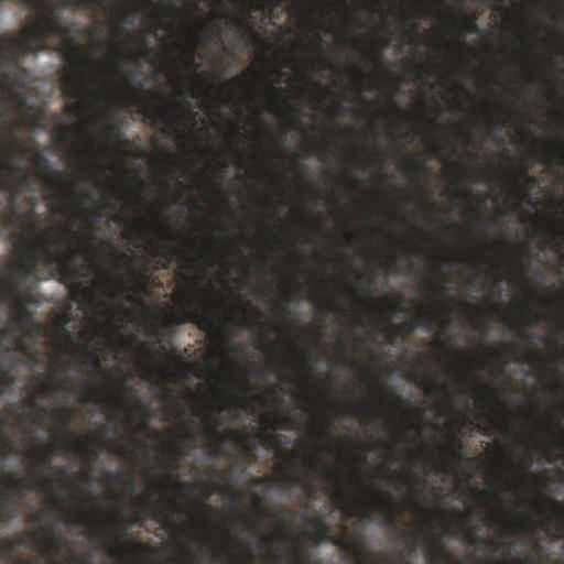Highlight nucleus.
Wrapping results in <instances>:
<instances>
[{
  "label": "nucleus",
  "mask_w": 564,
  "mask_h": 564,
  "mask_svg": "<svg viewBox=\"0 0 564 564\" xmlns=\"http://www.w3.org/2000/svg\"><path fill=\"white\" fill-rule=\"evenodd\" d=\"M197 437L191 427H185L182 434H180L178 443L181 447H186L196 444Z\"/></svg>",
  "instance_id": "obj_35"
},
{
  "label": "nucleus",
  "mask_w": 564,
  "mask_h": 564,
  "mask_svg": "<svg viewBox=\"0 0 564 564\" xmlns=\"http://www.w3.org/2000/svg\"><path fill=\"white\" fill-rule=\"evenodd\" d=\"M501 522V519L498 514H492L486 520V524L489 527L499 525Z\"/></svg>",
  "instance_id": "obj_55"
},
{
  "label": "nucleus",
  "mask_w": 564,
  "mask_h": 564,
  "mask_svg": "<svg viewBox=\"0 0 564 564\" xmlns=\"http://www.w3.org/2000/svg\"><path fill=\"white\" fill-rule=\"evenodd\" d=\"M367 54L373 64L380 63V61L382 58V54H381L380 50H368Z\"/></svg>",
  "instance_id": "obj_45"
},
{
  "label": "nucleus",
  "mask_w": 564,
  "mask_h": 564,
  "mask_svg": "<svg viewBox=\"0 0 564 564\" xmlns=\"http://www.w3.org/2000/svg\"><path fill=\"white\" fill-rule=\"evenodd\" d=\"M35 173L48 189H59L65 184L64 175L61 172H51L50 160L43 154L36 153L33 158Z\"/></svg>",
  "instance_id": "obj_15"
},
{
  "label": "nucleus",
  "mask_w": 564,
  "mask_h": 564,
  "mask_svg": "<svg viewBox=\"0 0 564 564\" xmlns=\"http://www.w3.org/2000/svg\"><path fill=\"white\" fill-rule=\"evenodd\" d=\"M167 462H169L170 466L172 467V469L176 470L178 468L177 459L175 458V456L170 455L167 458Z\"/></svg>",
  "instance_id": "obj_63"
},
{
  "label": "nucleus",
  "mask_w": 564,
  "mask_h": 564,
  "mask_svg": "<svg viewBox=\"0 0 564 564\" xmlns=\"http://www.w3.org/2000/svg\"><path fill=\"white\" fill-rule=\"evenodd\" d=\"M73 197L82 198V200L84 203H93V204H97L98 203L94 195H91V194L79 195L78 191H76V189L73 191Z\"/></svg>",
  "instance_id": "obj_44"
},
{
  "label": "nucleus",
  "mask_w": 564,
  "mask_h": 564,
  "mask_svg": "<svg viewBox=\"0 0 564 564\" xmlns=\"http://www.w3.org/2000/svg\"><path fill=\"white\" fill-rule=\"evenodd\" d=\"M387 399H388V400H390V401H392L394 405L399 406V409H400V406H405V404H406V402H404L403 400H401V398H400V397H395V395H393V394H388V395H387Z\"/></svg>",
  "instance_id": "obj_53"
},
{
  "label": "nucleus",
  "mask_w": 564,
  "mask_h": 564,
  "mask_svg": "<svg viewBox=\"0 0 564 564\" xmlns=\"http://www.w3.org/2000/svg\"><path fill=\"white\" fill-rule=\"evenodd\" d=\"M110 66H111L112 70L123 74L122 66L118 62H116V59L110 61Z\"/></svg>",
  "instance_id": "obj_61"
},
{
  "label": "nucleus",
  "mask_w": 564,
  "mask_h": 564,
  "mask_svg": "<svg viewBox=\"0 0 564 564\" xmlns=\"http://www.w3.org/2000/svg\"><path fill=\"white\" fill-rule=\"evenodd\" d=\"M178 249L172 248L166 242H156L154 247V254L160 256L161 258L169 261V257L171 254L177 253Z\"/></svg>",
  "instance_id": "obj_33"
},
{
  "label": "nucleus",
  "mask_w": 564,
  "mask_h": 564,
  "mask_svg": "<svg viewBox=\"0 0 564 564\" xmlns=\"http://www.w3.org/2000/svg\"><path fill=\"white\" fill-rule=\"evenodd\" d=\"M545 502L551 508L552 511L556 513H563L564 512V503L558 502L556 499H551L549 497H544Z\"/></svg>",
  "instance_id": "obj_41"
},
{
  "label": "nucleus",
  "mask_w": 564,
  "mask_h": 564,
  "mask_svg": "<svg viewBox=\"0 0 564 564\" xmlns=\"http://www.w3.org/2000/svg\"><path fill=\"white\" fill-rule=\"evenodd\" d=\"M145 550L144 545L142 543L138 542H126L124 547L122 549L123 552L129 553L131 556H133L137 561L141 557V551Z\"/></svg>",
  "instance_id": "obj_34"
},
{
  "label": "nucleus",
  "mask_w": 564,
  "mask_h": 564,
  "mask_svg": "<svg viewBox=\"0 0 564 564\" xmlns=\"http://www.w3.org/2000/svg\"><path fill=\"white\" fill-rule=\"evenodd\" d=\"M538 154H539V158L543 159V160H546L549 162L552 161V154L550 151L547 150H539L538 151Z\"/></svg>",
  "instance_id": "obj_59"
},
{
  "label": "nucleus",
  "mask_w": 564,
  "mask_h": 564,
  "mask_svg": "<svg viewBox=\"0 0 564 564\" xmlns=\"http://www.w3.org/2000/svg\"><path fill=\"white\" fill-rule=\"evenodd\" d=\"M276 95H278V97H279L281 102L288 104V98H286V96H285V94H284L282 88H278L276 89Z\"/></svg>",
  "instance_id": "obj_64"
},
{
  "label": "nucleus",
  "mask_w": 564,
  "mask_h": 564,
  "mask_svg": "<svg viewBox=\"0 0 564 564\" xmlns=\"http://www.w3.org/2000/svg\"><path fill=\"white\" fill-rule=\"evenodd\" d=\"M452 323V317L449 312L445 311L441 305L436 306V313L423 311L420 308L415 319L413 322H408L402 325L401 330L405 336L412 334L414 329L420 327V325H440L443 329L449 327Z\"/></svg>",
  "instance_id": "obj_13"
},
{
  "label": "nucleus",
  "mask_w": 564,
  "mask_h": 564,
  "mask_svg": "<svg viewBox=\"0 0 564 564\" xmlns=\"http://www.w3.org/2000/svg\"><path fill=\"white\" fill-rule=\"evenodd\" d=\"M229 437L231 441L236 442V444L245 446L246 442L250 441V436L246 433L237 432V431H230Z\"/></svg>",
  "instance_id": "obj_38"
},
{
  "label": "nucleus",
  "mask_w": 564,
  "mask_h": 564,
  "mask_svg": "<svg viewBox=\"0 0 564 564\" xmlns=\"http://www.w3.org/2000/svg\"><path fill=\"white\" fill-rule=\"evenodd\" d=\"M302 463L304 466L310 467L312 477H316L319 470H322L326 477L333 480L326 488V492L341 506L346 519H350V517L358 513L359 505L347 492L343 478L336 476V470L333 467L323 465L318 459L302 460Z\"/></svg>",
  "instance_id": "obj_9"
},
{
  "label": "nucleus",
  "mask_w": 564,
  "mask_h": 564,
  "mask_svg": "<svg viewBox=\"0 0 564 564\" xmlns=\"http://www.w3.org/2000/svg\"><path fill=\"white\" fill-rule=\"evenodd\" d=\"M207 496L203 497L198 505V511L209 516L212 513V507L206 503Z\"/></svg>",
  "instance_id": "obj_48"
},
{
  "label": "nucleus",
  "mask_w": 564,
  "mask_h": 564,
  "mask_svg": "<svg viewBox=\"0 0 564 564\" xmlns=\"http://www.w3.org/2000/svg\"><path fill=\"white\" fill-rule=\"evenodd\" d=\"M24 153V147L20 145L15 132L9 138L0 139V169L8 174L6 178L9 187L10 202L1 212L3 226L10 232L13 248L23 257L21 263H13V271L18 275H29L35 270L36 264L50 265L61 271V278L73 294L83 291L80 283L82 270L77 268L80 254L87 258L94 254L95 234L94 227L88 226L74 234L72 238L66 234L56 231L50 227L42 232L39 227L36 210H22L19 205L18 191L29 187L31 176L23 165L13 159L15 153Z\"/></svg>",
  "instance_id": "obj_1"
},
{
  "label": "nucleus",
  "mask_w": 564,
  "mask_h": 564,
  "mask_svg": "<svg viewBox=\"0 0 564 564\" xmlns=\"http://www.w3.org/2000/svg\"><path fill=\"white\" fill-rule=\"evenodd\" d=\"M86 36L91 39L93 41H96L99 36V29L97 26L88 28L86 31Z\"/></svg>",
  "instance_id": "obj_52"
},
{
  "label": "nucleus",
  "mask_w": 564,
  "mask_h": 564,
  "mask_svg": "<svg viewBox=\"0 0 564 564\" xmlns=\"http://www.w3.org/2000/svg\"><path fill=\"white\" fill-rule=\"evenodd\" d=\"M465 28L469 33H479V28L477 26L475 20H467L465 22Z\"/></svg>",
  "instance_id": "obj_50"
},
{
  "label": "nucleus",
  "mask_w": 564,
  "mask_h": 564,
  "mask_svg": "<svg viewBox=\"0 0 564 564\" xmlns=\"http://www.w3.org/2000/svg\"><path fill=\"white\" fill-rule=\"evenodd\" d=\"M518 336L520 339H522L527 344H534L535 343V336H533L530 330L527 329H519Z\"/></svg>",
  "instance_id": "obj_42"
},
{
  "label": "nucleus",
  "mask_w": 564,
  "mask_h": 564,
  "mask_svg": "<svg viewBox=\"0 0 564 564\" xmlns=\"http://www.w3.org/2000/svg\"><path fill=\"white\" fill-rule=\"evenodd\" d=\"M436 152L442 155L447 154L448 158H452V159L456 158V155H457V151L454 147H451L448 144H442V143L436 145Z\"/></svg>",
  "instance_id": "obj_39"
},
{
  "label": "nucleus",
  "mask_w": 564,
  "mask_h": 564,
  "mask_svg": "<svg viewBox=\"0 0 564 564\" xmlns=\"http://www.w3.org/2000/svg\"><path fill=\"white\" fill-rule=\"evenodd\" d=\"M26 489L28 485L19 477L18 471L0 477V521L9 522L14 519Z\"/></svg>",
  "instance_id": "obj_10"
},
{
  "label": "nucleus",
  "mask_w": 564,
  "mask_h": 564,
  "mask_svg": "<svg viewBox=\"0 0 564 564\" xmlns=\"http://www.w3.org/2000/svg\"><path fill=\"white\" fill-rule=\"evenodd\" d=\"M120 88L127 100H130L131 104L143 106V115L152 119L154 123H163L170 127L182 124L181 116L176 113L174 106L169 101L160 98V104L155 106L154 102L147 99L140 91L129 86L127 80Z\"/></svg>",
  "instance_id": "obj_8"
},
{
  "label": "nucleus",
  "mask_w": 564,
  "mask_h": 564,
  "mask_svg": "<svg viewBox=\"0 0 564 564\" xmlns=\"http://www.w3.org/2000/svg\"><path fill=\"white\" fill-rule=\"evenodd\" d=\"M20 259L12 260L9 262V271L0 263V305L9 300L14 301V307L17 311L13 322L18 330L23 332L31 337H36L41 334V323L36 321L32 311L29 307L31 302V294H26L21 297L19 294V284L24 281L36 278V271L40 264H36L35 270L29 273V275H18L13 271V263H21L23 257L19 254Z\"/></svg>",
  "instance_id": "obj_4"
},
{
  "label": "nucleus",
  "mask_w": 564,
  "mask_h": 564,
  "mask_svg": "<svg viewBox=\"0 0 564 564\" xmlns=\"http://www.w3.org/2000/svg\"><path fill=\"white\" fill-rule=\"evenodd\" d=\"M292 560L295 564H311L312 563L311 557L303 554V552H300L299 554H294L292 556Z\"/></svg>",
  "instance_id": "obj_43"
},
{
  "label": "nucleus",
  "mask_w": 564,
  "mask_h": 564,
  "mask_svg": "<svg viewBox=\"0 0 564 564\" xmlns=\"http://www.w3.org/2000/svg\"><path fill=\"white\" fill-rule=\"evenodd\" d=\"M113 521L117 523V525L122 527L126 521L123 512H116L113 514Z\"/></svg>",
  "instance_id": "obj_58"
},
{
  "label": "nucleus",
  "mask_w": 564,
  "mask_h": 564,
  "mask_svg": "<svg viewBox=\"0 0 564 564\" xmlns=\"http://www.w3.org/2000/svg\"><path fill=\"white\" fill-rule=\"evenodd\" d=\"M480 543L484 544L486 547H491L494 550L498 549V543L492 540V538H486V540H480Z\"/></svg>",
  "instance_id": "obj_56"
},
{
  "label": "nucleus",
  "mask_w": 564,
  "mask_h": 564,
  "mask_svg": "<svg viewBox=\"0 0 564 564\" xmlns=\"http://www.w3.org/2000/svg\"><path fill=\"white\" fill-rule=\"evenodd\" d=\"M13 329L11 327H4L0 330V338L2 339L1 350L7 352L8 346L10 344H17L19 340H24L23 338H18L15 341H12Z\"/></svg>",
  "instance_id": "obj_36"
},
{
  "label": "nucleus",
  "mask_w": 564,
  "mask_h": 564,
  "mask_svg": "<svg viewBox=\"0 0 564 564\" xmlns=\"http://www.w3.org/2000/svg\"><path fill=\"white\" fill-rule=\"evenodd\" d=\"M271 430H272V432H270V433L262 432V433L258 434V441L261 445H271L272 442L274 444H280L281 434L274 433V430H275L274 425L271 426Z\"/></svg>",
  "instance_id": "obj_32"
},
{
  "label": "nucleus",
  "mask_w": 564,
  "mask_h": 564,
  "mask_svg": "<svg viewBox=\"0 0 564 564\" xmlns=\"http://www.w3.org/2000/svg\"><path fill=\"white\" fill-rule=\"evenodd\" d=\"M53 454H62V446L48 445L45 447L34 448V462L31 469L35 476L34 486L42 492L48 494L50 497L58 500L62 498V491L57 490L55 484L61 482L64 490H67V485L64 481L67 473L66 470L61 471V476L53 478L52 474L54 468L50 464Z\"/></svg>",
  "instance_id": "obj_6"
},
{
  "label": "nucleus",
  "mask_w": 564,
  "mask_h": 564,
  "mask_svg": "<svg viewBox=\"0 0 564 564\" xmlns=\"http://www.w3.org/2000/svg\"><path fill=\"white\" fill-rule=\"evenodd\" d=\"M32 536L39 549L43 552L59 553L67 544L66 539L58 534L43 536V532H35Z\"/></svg>",
  "instance_id": "obj_17"
},
{
  "label": "nucleus",
  "mask_w": 564,
  "mask_h": 564,
  "mask_svg": "<svg viewBox=\"0 0 564 564\" xmlns=\"http://www.w3.org/2000/svg\"><path fill=\"white\" fill-rule=\"evenodd\" d=\"M107 119L109 122L105 127V137L110 143H115L122 135L123 121L116 115H110Z\"/></svg>",
  "instance_id": "obj_25"
},
{
  "label": "nucleus",
  "mask_w": 564,
  "mask_h": 564,
  "mask_svg": "<svg viewBox=\"0 0 564 564\" xmlns=\"http://www.w3.org/2000/svg\"><path fill=\"white\" fill-rule=\"evenodd\" d=\"M532 459H533V454L530 453L529 462L527 463V465L512 466V470L516 471V474L524 482L525 481H533V479L538 478L536 475H533V474H531V471L528 470V466H529L530 462H532Z\"/></svg>",
  "instance_id": "obj_29"
},
{
  "label": "nucleus",
  "mask_w": 564,
  "mask_h": 564,
  "mask_svg": "<svg viewBox=\"0 0 564 564\" xmlns=\"http://www.w3.org/2000/svg\"><path fill=\"white\" fill-rule=\"evenodd\" d=\"M75 410L73 408H67V405H63L61 409H56L53 411L51 417L58 422L62 426V432L68 438L76 440V448L85 449L88 447L87 440L77 438L75 433L72 431L70 425L74 422Z\"/></svg>",
  "instance_id": "obj_16"
},
{
  "label": "nucleus",
  "mask_w": 564,
  "mask_h": 564,
  "mask_svg": "<svg viewBox=\"0 0 564 564\" xmlns=\"http://www.w3.org/2000/svg\"><path fill=\"white\" fill-rule=\"evenodd\" d=\"M6 417H0V460L7 459L10 453H13L14 446L6 435Z\"/></svg>",
  "instance_id": "obj_26"
},
{
  "label": "nucleus",
  "mask_w": 564,
  "mask_h": 564,
  "mask_svg": "<svg viewBox=\"0 0 564 564\" xmlns=\"http://www.w3.org/2000/svg\"><path fill=\"white\" fill-rule=\"evenodd\" d=\"M463 448H464V444H463L462 440H457L455 437H449L448 454H449V459L452 462L463 458V456H464L462 454Z\"/></svg>",
  "instance_id": "obj_30"
},
{
  "label": "nucleus",
  "mask_w": 564,
  "mask_h": 564,
  "mask_svg": "<svg viewBox=\"0 0 564 564\" xmlns=\"http://www.w3.org/2000/svg\"><path fill=\"white\" fill-rule=\"evenodd\" d=\"M147 498L150 502L148 507V514L153 519L161 522H170L173 520L172 512L167 508L162 507L158 500H155V492H148Z\"/></svg>",
  "instance_id": "obj_22"
},
{
  "label": "nucleus",
  "mask_w": 564,
  "mask_h": 564,
  "mask_svg": "<svg viewBox=\"0 0 564 564\" xmlns=\"http://www.w3.org/2000/svg\"><path fill=\"white\" fill-rule=\"evenodd\" d=\"M195 297L192 291H185V300L182 303L180 311L174 314V321L178 324L192 322L198 325L199 328L205 329L207 334L219 339L223 346H230L232 339L229 336L228 327L209 314L202 313L199 308L194 307Z\"/></svg>",
  "instance_id": "obj_7"
},
{
  "label": "nucleus",
  "mask_w": 564,
  "mask_h": 564,
  "mask_svg": "<svg viewBox=\"0 0 564 564\" xmlns=\"http://www.w3.org/2000/svg\"><path fill=\"white\" fill-rule=\"evenodd\" d=\"M3 1L29 4L34 13L24 32L0 35V69H25L20 63L22 57L47 50L50 42L61 44L74 34L73 24L62 18L54 0H0V4Z\"/></svg>",
  "instance_id": "obj_2"
},
{
  "label": "nucleus",
  "mask_w": 564,
  "mask_h": 564,
  "mask_svg": "<svg viewBox=\"0 0 564 564\" xmlns=\"http://www.w3.org/2000/svg\"><path fill=\"white\" fill-rule=\"evenodd\" d=\"M178 486L181 489L185 490V492L188 497H192V498L196 497V490H195V488H192V486H187V485H183V484H178Z\"/></svg>",
  "instance_id": "obj_57"
},
{
  "label": "nucleus",
  "mask_w": 564,
  "mask_h": 564,
  "mask_svg": "<svg viewBox=\"0 0 564 564\" xmlns=\"http://www.w3.org/2000/svg\"><path fill=\"white\" fill-rule=\"evenodd\" d=\"M97 522V513L94 511L86 510L85 507L79 506L75 509V511L69 514L66 519V524L70 525L73 523L74 525L79 527H87L91 528Z\"/></svg>",
  "instance_id": "obj_20"
},
{
  "label": "nucleus",
  "mask_w": 564,
  "mask_h": 564,
  "mask_svg": "<svg viewBox=\"0 0 564 564\" xmlns=\"http://www.w3.org/2000/svg\"><path fill=\"white\" fill-rule=\"evenodd\" d=\"M378 510L382 512L388 524L391 527H395L398 523V518L403 513V507L392 502L391 497H386L383 499L378 500Z\"/></svg>",
  "instance_id": "obj_19"
},
{
  "label": "nucleus",
  "mask_w": 564,
  "mask_h": 564,
  "mask_svg": "<svg viewBox=\"0 0 564 564\" xmlns=\"http://www.w3.org/2000/svg\"><path fill=\"white\" fill-rule=\"evenodd\" d=\"M303 357H304L305 360L311 361V362H316L317 361L315 356L313 355V352L311 350H305L303 352Z\"/></svg>",
  "instance_id": "obj_62"
},
{
  "label": "nucleus",
  "mask_w": 564,
  "mask_h": 564,
  "mask_svg": "<svg viewBox=\"0 0 564 564\" xmlns=\"http://www.w3.org/2000/svg\"><path fill=\"white\" fill-rule=\"evenodd\" d=\"M56 389H63L65 391H68L67 386H56V383H50V382H42V388L39 395H32L30 401L23 402V404H26L30 410H37L41 412H45V408L43 404L39 402L40 397H44L47 394H52L55 392Z\"/></svg>",
  "instance_id": "obj_23"
},
{
  "label": "nucleus",
  "mask_w": 564,
  "mask_h": 564,
  "mask_svg": "<svg viewBox=\"0 0 564 564\" xmlns=\"http://www.w3.org/2000/svg\"><path fill=\"white\" fill-rule=\"evenodd\" d=\"M86 181L98 184L100 182V175L98 170H89L88 173H86Z\"/></svg>",
  "instance_id": "obj_47"
},
{
  "label": "nucleus",
  "mask_w": 564,
  "mask_h": 564,
  "mask_svg": "<svg viewBox=\"0 0 564 564\" xmlns=\"http://www.w3.org/2000/svg\"><path fill=\"white\" fill-rule=\"evenodd\" d=\"M66 69L62 75L63 93L70 101L66 107V113L72 118H83L85 126H90L96 132L99 122L87 115L86 107L87 102H93L95 108H99L100 100L98 88H93L87 93V74H96V65L90 57V52L73 44L66 54Z\"/></svg>",
  "instance_id": "obj_3"
},
{
  "label": "nucleus",
  "mask_w": 564,
  "mask_h": 564,
  "mask_svg": "<svg viewBox=\"0 0 564 564\" xmlns=\"http://www.w3.org/2000/svg\"><path fill=\"white\" fill-rule=\"evenodd\" d=\"M89 400L95 402V403L102 402V401H105V394L99 392V390H97V389H91V393L89 395Z\"/></svg>",
  "instance_id": "obj_49"
},
{
  "label": "nucleus",
  "mask_w": 564,
  "mask_h": 564,
  "mask_svg": "<svg viewBox=\"0 0 564 564\" xmlns=\"http://www.w3.org/2000/svg\"><path fill=\"white\" fill-rule=\"evenodd\" d=\"M429 161V158L421 156L416 159V170L419 175H424L425 166Z\"/></svg>",
  "instance_id": "obj_46"
},
{
  "label": "nucleus",
  "mask_w": 564,
  "mask_h": 564,
  "mask_svg": "<svg viewBox=\"0 0 564 564\" xmlns=\"http://www.w3.org/2000/svg\"><path fill=\"white\" fill-rule=\"evenodd\" d=\"M152 6V0H142V4L138 6L135 3L131 4L130 7H127L121 12H119V15L121 20L133 23V20H129L128 17L135 15L138 12L142 10H149Z\"/></svg>",
  "instance_id": "obj_28"
},
{
  "label": "nucleus",
  "mask_w": 564,
  "mask_h": 564,
  "mask_svg": "<svg viewBox=\"0 0 564 564\" xmlns=\"http://www.w3.org/2000/svg\"><path fill=\"white\" fill-rule=\"evenodd\" d=\"M137 186L142 195H149V187L147 183H143L141 181L137 182Z\"/></svg>",
  "instance_id": "obj_60"
},
{
  "label": "nucleus",
  "mask_w": 564,
  "mask_h": 564,
  "mask_svg": "<svg viewBox=\"0 0 564 564\" xmlns=\"http://www.w3.org/2000/svg\"><path fill=\"white\" fill-rule=\"evenodd\" d=\"M224 408H219L216 414L213 412L198 411L199 415H203L205 421V430L209 441L206 444V448L213 456H220L223 454V442L225 440L224 434L218 432V415Z\"/></svg>",
  "instance_id": "obj_14"
},
{
  "label": "nucleus",
  "mask_w": 564,
  "mask_h": 564,
  "mask_svg": "<svg viewBox=\"0 0 564 564\" xmlns=\"http://www.w3.org/2000/svg\"><path fill=\"white\" fill-rule=\"evenodd\" d=\"M62 3L72 11H79L82 7L87 11H97L99 8L107 11L109 8L105 0H62Z\"/></svg>",
  "instance_id": "obj_24"
},
{
  "label": "nucleus",
  "mask_w": 564,
  "mask_h": 564,
  "mask_svg": "<svg viewBox=\"0 0 564 564\" xmlns=\"http://www.w3.org/2000/svg\"><path fill=\"white\" fill-rule=\"evenodd\" d=\"M26 540L22 538L20 541H14L12 538H4L2 544L0 546V561L9 560V564H42L40 557L25 560L24 562L17 563L13 560L14 552L17 551L18 545H25Z\"/></svg>",
  "instance_id": "obj_18"
},
{
  "label": "nucleus",
  "mask_w": 564,
  "mask_h": 564,
  "mask_svg": "<svg viewBox=\"0 0 564 564\" xmlns=\"http://www.w3.org/2000/svg\"><path fill=\"white\" fill-rule=\"evenodd\" d=\"M100 256H104L107 262H109L115 268V278L118 280L121 291H130L131 284H134L139 291H145L149 285V274L147 271L132 269L130 272V279L126 278V271L123 269V264L119 263L118 256L115 254H104L102 252H98Z\"/></svg>",
  "instance_id": "obj_12"
},
{
  "label": "nucleus",
  "mask_w": 564,
  "mask_h": 564,
  "mask_svg": "<svg viewBox=\"0 0 564 564\" xmlns=\"http://www.w3.org/2000/svg\"><path fill=\"white\" fill-rule=\"evenodd\" d=\"M110 478L113 482L122 484L124 487L130 489L131 492L137 490V481L134 474H124V471H117L116 474L110 475Z\"/></svg>",
  "instance_id": "obj_27"
},
{
  "label": "nucleus",
  "mask_w": 564,
  "mask_h": 564,
  "mask_svg": "<svg viewBox=\"0 0 564 564\" xmlns=\"http://www.w3.org/2000/svg\"><path fill=\"white\" fill-rule=\"evenodd\" d=\"M31 74L28 69L12 70L0 69V122L4 120L7 113H19L28 104L25 90L31 83ZM3 137V130L0 127V139ZM9 187L6 175L1 174L0 169V189Z\"/></svg>",
  "instance_id": "obj_5"
},
{
  "label": "nucleus",
  "mask_w": 564,
  "mask_h": 564,
  "mask_svg": "<svg viewBox=\"0 0 564 564\" xmlns=\"http://www.w3.org/2000/svg\"><path fill=\"white\" fill-rule=\"evenodd\" d=\"M336 544H338L340 547H345V545H349L351 543V538L349 534L345 533L335 541Z\"/></svg>",
  "instance_id": "obj_51"
},
{
  "label": "nucleus",
  "mask_w": 564,
  "mask_h": 564,
  "mask_svg": "<svg viewBox=\"0 0 564 564\" xmlns=\"http://www.w3.org/2000/svg\"><path fill=\"white\" fill-rule=\"evenodd\" d=\"M43 522V518L40 514H32L29 517V523L32 525L41 527Z\"/></svg>",
  "instance_id": "obj_54"
},
{
  "label": "nucleus",
  "mask_w": 564,
  "mask_h": 564,
  "mask_svg": "<svg viewBox=\"0 0 564 564\" xmlns=\"http://www.w3.org/2000/svg\"><path fill=\"white\" fill-rule=\"evenodd\" d=\"M147 375L148 376L156 375V376H160V378L162 380H165L169 373L165 371V369L162 366L156 364V361H153L152 364L148 365Z\"/></svg>",
  "instance_id": "obj_37"
},
{
  "label": "nucleus",
  "mask_w": 564,
  "mask_h": 564,
  "mask_svg": "<svg viewBox=\"0 0 564 564\" xmlns=\"http://www.w3.org/2000/svg\"><path fill=\"white\" fill-rule=\"evenodd\" d=\"M80 350L83 351L86 359L93 361L95 368H99V366H100L99 357L94 355V352L89 351L86 344L80 345Z\"/></svg>",
  "instance_id": "obj_40"
},
{
  "label": "nucleus",
  "mask_w": 564,
  "mask_h": 564,
  "mask_svg": "<svg viewBox=\"0 0 564 564\" xmlns=\"http://www.w3.org/2000/svg\"><path fill=\"white\" fill-rule=\"evenodd\" d=\"M230 21L239 29L243 31V33L249 34L252 37L253 42L257 44H264V37L259 35V33L254 29V22L251 18H248L245 13L236 18V15H230Z\"/></svg>",
  "instance_id": "obj_21"
},
{
  "label": "nucleus",
  "mask_w": 564,
  "mask_h": 564,
  "mask_svg": "<svg viewBox=\"0 0 564 564\" xmlns=\"http://www.w3.org/2000/svg\"><path fill=\"white\" fill-rule=\"evenodd\" d=\"M2 345V339L0 338V351ZM13 351L28 354L30 352V345L25 341L10 344L3 358L0 355V398L4 397L11 387L15 384L18 381V367L24 365V359L12 355Z\"/></svg>",
  "instance_id": "obj_11"
},
{
  "label": "nucleus",
  "mask_w": 564,
  "mask_h": 564,
  "mask_svg": "<svg viewBox=\"0 0 564 564\" xmlns=\"http://www.w3.org/2000/svg\"><path fill=\"white\" fill-rule=\"evenodd\" d=\"M122 45L127 50L128 55H129L130 59H132L133 63L139 64L140 59H148L149 58L150 51L149 50H144L142 52V55H138L135 53L134 48H133V44H132L131 41H123Z\"/></svg>",
  "instance_id": "obj_31"
}]
</instances>
